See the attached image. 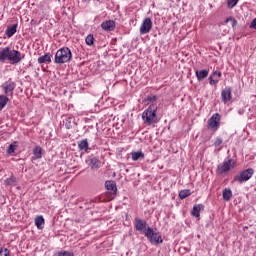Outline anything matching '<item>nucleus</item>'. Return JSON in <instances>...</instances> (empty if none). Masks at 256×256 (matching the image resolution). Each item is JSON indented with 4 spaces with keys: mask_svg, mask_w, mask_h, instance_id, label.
<instances>
[{
    "mask_svg": "<svg viewBox=\"0 0 256 256\" xmlns=\"http://www.w3.org/2000/svg\"><path fill=\"white\" fill-rule=\"evenodd\" d=\"M25 59V54L11 49V47H4L0 49V61H9L12 65H17Z\"/></svg>",
    "mask_w": 256,
    "mask_h": 256,
    "instance_id": "obj_1",
    "label": "nucleus"
},
{
    "mask_svg": "<svg viewBox=\"0 0 256 256\" xmlns=\"http://www.w3.org/2000/svg\"><path fill=\"white\" fill-rule=\"evenodd\" d=\"M142 121L144 125H155L159 123V117L157 116V104H151L142 113Z\"/></svg>",
    "mask_w": 256,
    "mask_h": 256,
    "instance_id": "obj_2",
    "label": "nucleus"
},
{
    "mask_svg": "<svg viewBox=\"0 0 256 256\" xmlns=\"http://www.w3.org/2000/svg\"><path fill=\"white\" fill-rule=\"evenodd\" d=\"M145 237H147L148 241L152 245H159L163 243V238L161 236V232L157 231V229H153L151 227L147 228V231L145 232Z\"/></svg>",
    "mask_w": 256,
    "mask_h": 256,
    "instance_id": "obj_3",
    "label": "nucleus"
},
{
    "mask_svg": "<svg viewBox=\"0 0 256 256\" xmlns=\"http://www.w3.org/2000/svg\"><path fill=\"white\" fill-rule=\"evenodd\" d=\"M71 57L73 55L68 47L61 48L55 54V63H69Z\"/></svg>",
    "mask_w": 256,
    "mask_h": 256,
    "instance_id": "obj_4",
    "label": "nucleus"
},
{
    "mask_svg": "<svg viewBox=\"0 0 256 256\" xmlns=\"http://www.w3.org/2000/svg\"><path fill=\"white\" fill-rule=\"evenodd\" d=\"M208 129L211 131H217L221 126V114L215 113L213 114L210 119H208Z\"/></svg>",
    "mask_w": 256,
    "mask_h": 256,
    "instance_id": "obj_5",
    "label": "nucleus"
},
{
    "mask_svg": "<svg viewBox=\"0 0 256 256\" xmlns=\"http://www.w3.org/2000/svg\"><path fill=\"white\" fill-rule=\"evenodd\" d=\"M254 174H255V170H253V168H248L240 172L239 175L235 176L234 181H238V183H245V181H249Z\"/></svg>",
    "mask_w": 256,
    "mask_h": 256,
    "instance_id": "obj_6",
    "label": "nucleus"
},
{
    "mask_svg": "<svg viewBox=\"0 0 256 256\" xmlns=\"http://www.w3.org/2000/svg\"><path fill=\"white\" fill-rule=\"evenodd\" d=\"M2 91L4 93V95H6V97H8L9 95L11 97H13V91H15V88L17 87V84L9 79L8 81L4 82L2 85Z\"/></svg>",
    "mask_w": 256,
    "mask_h": 256,
    "instance_id": "obj_7",
    "label": "nucleus"
},
{
    "mask_svg": "<svg viewBox=\"0 0 256 256\" xmlns=\"http://www.w3.org/2000/svg\"><path fill=\"white\" fill-rule=\"evenodd\" d=\"M233 167H235V160L228 159V160H225L222 164L218 165V171L221 175H223V173H227L228 171H231Z\"/></svg>",
    "mask_w": 256,
    "mask_h": 256,
    "instance_id": "obj_8",
    "label": "nucleus"
},
{
    "mask_svg": "<svg viewBox=\"0 0 256 256\" xmlns=\"http://www.w3.org/2000/svg\"><path fill=\"white\" fill-rule=\"evenodd\" d=\"M149 227V224H147V221L136 217L134 219V229L136 231H139L140 233H143L145 235V232L147 231V228Z\"/></svg>",
    "mask_w": 256,
    "mask_h": 256,
    "instance_id": "obj_9",
    "label": "nucleus"
},
{
    "mask_svg": "<svg viewBox=\"0 0 256 256\" xmlns=\"http://www.w3.org/2000/svg\"><path fill=\"white\" fill-rule=\"evenodd\" d=\"M153 28V21L151 18H145L140 26V35H147Z\"/></svg>",
    "mask_w": 256,
    "mask_h": 256,
    "instance_id": "obj_10",
    "label": "nucleus"
},
{
    "mask_svg": "<svg viewBox=\"0 0 256 256\" xmlns=\"http://www.w3.org/2000/svg\"><path fill=\"white\" fill-rule=\"evenodd\" d=\"M86 165H88L92 170L101 169V160L95 156H88L86 158Z\"/></svg>",
    "mask_w": 256,
    "mask_h": 256,
    "instance_id": "obj_11",
    "label": "nucleus"
},
{
    "mask_svg": "<svg viewBox=\"0 0 256 256\" xmlns=\"http://www.w3.org/2000/svg\"><path fill=\"white\" fill-rule=\"evenodd\" d=\"M231 91L230 87H226L221 91L222 103H229V100L232 97Z\"/></svg>",
    "mask_w": 256,
    "mask_h": 256,
    "instance_id": "obj_12",
    "label": "nucleus"
},
{
    "mask_svg": "<svg viewBox=\"0 0 256 256\" xmlns=\"http://www.w3.org/2000/svg\"><path fill=\"white\" fill-rule=\"evenodd\" d=\"M103 31H115V21L106 20L101 24Z\"/></svg>",
    "mask_w": 256,
    "mask_h": 256,
    "instance_id": "obj_13",
    "label": "nucleus"
},
{
    "mask_svg": "<svg viewBox=\"0 0 256 256\" xmlns=\"http://www.w3.org/2000/svg\"><path fill=\"white\" fill-rule=\"evenodd\" d=\"M203 209H205V205L203 204L194 205L191 211L192 217H200L201 211H203Z\"/></svg>",
    "mask_w": 256,
    "mask_h": 256,
    "instance_id": "obj_14",
    "label": "nucleus"
},
{
    "mask_svg": "<svg viewBox=\"0 0 256 256\" xmlns=\"http://www.w3.org/2000/svg\"><path fill=\"white\" fill-rule=\"evenodd\" d=\"M33 157L32 159L35 161L37 159H41L43 157V148H41V146H35L33 148Z\"/></svg>",
    "mask_w": 256,
    "mask_h": 256,
    "instance_id": "obj_15",
    "label": "nucleus"
},
{
    "mask_svg": "<svg viewBox=\"0 0 256 256\" xmlns=\"http://www.w3.org/2000/svg\"><path fill=\"white\" fill-rule=\"evenodd\" d=\"M105 187L108 191H111L112 193H117V183L113 180H107L105 182Z\"/></svg>",
    "mask_w": 256,
    "mask_h": 256,
    "instance_id": "obj_16",
    "label": "nucleus"
},
{
    "mask_svg": "<svg viewBox=\"0 0 256 256\" xmlns=\"http://www.w3.org/2000/svg\"><path fill=\"white\" fill-rule=\"evenodd\" d=\"M78 149L79 151H85V153H89V142L87 139H83L80 142H78Z\"/></svg>",
    "mask_w": 256,
    "mask_h": 256,
    "instance_id": "obj_17",
    "label": "nucleus"
},
{
    "mask_svg": "<svg viewBox=\"0 0 256 256\" xmlns=\"http://www.w3.org/2000/svg\"><path fill=\"white\" fill-rule=\"evenodd\" d=\"M132 161H143L145 154L142 151L131 152Z\"/></svg>",
    "mask_w": 256,
    "mask_h": 256,
    "instance_id": "obj_18",
    "label": "nucleus"
},
{
    "mask_svg": "<svg viewBox=\"0 0 256 256\" xmlns=\"http://www.w3.org/2000/svg\"><path fill=\"white\" fill-rule=\"evenodd\" d=\"M209 75V70L204 69V70H196V77L198 81H203Z\"/></svg>",
    "mask_w": 256,
    "mask_h": 256,
    "instance_id": "obj_19",
    "label": "nucleus"
},
{
    "mask_svg": "<svg viewBox=\"0 0 256 256\" xmlns=\"http://www.w3.org/2000/svg\"><path fill=\"white\" fill-rule=\"evenodd\" d=\"M217 75L218 77H221V72H213V74L209 77V83L210 85H217V83H219V79L217 78Z\"/></svg>",
    "mask_w": 256,
    "mask_h": 256,
    "instance_id": "obj_20",
    "label": "nucleus"
},
{
    "mask_svg": "<svg viewBox=\"0 0 256 256\" xmlns=\"http://www.w3.org/2000/svg\"><path fill=\"white\" fill-rule=\"evenodd\" d=\"M34 223L37 229H43V225H45V218H43V216H36L34 219Z\"/></svg>",
    "mask_w": 256,
    "mask_h": 256,
    "instance_id": "obj_21",
    "label": "nucleus"
},
{
    "mask_svg": "<svg viewBox=\"0 0 256 256\" xmlns=\"http://www.w3.org/2000/svg\"><path fill=\"white\" fill-rule=\"evenodd\" d=\"M222 197L224 201H231V197H233V192L229 188H225L222 193Z\"/></svg>",
    "mask_w": 256,
    "mask_h": 256,
    "instance_id": "obj_22",
    "label": "nucleus"
},
{
    "mask_svg": "<svg viewBox=\"0 0 256 256\" xmlns=\"http://www.w3.org/2000/svg\"><path fill=\"white\" fill-rule=\"evenodd\" d=\"M17 33V24H14L12 26H9L6 29V35L7 37H13Z\"/></svg>",
    "mask_w": 256,
    "mask_h": 256,
    "instance_id": "obj_23",
    "label": "nucleus"
},
{
    "mask_svg": "<svg viewBox=\"0 0 256 256\" xmlns=\"http://www.w3.org/2000/svg\"><path fill=\"white\" fill-rule=\"evenodd\" d=\"M7 103H9V97H7L6 95H0V111H3V109H5Z\"/></svg>",
    "mask_w": 256,
    "mask_h": 256,
    "instance_id": "obj_24",
    "label": "nucleus"
},
{
    "mask_svg": "<svg viewBox=\"0 0 256 256\" xmlns=\"http://www.w3.org/2000/svg\"><path fill=\"white\" fill-rule=\"evenodd\" d=\"M63 123H64L66 129H73V125H75V120L73 119V117H67V118H65Z\"/></svg>",
    "mask_w": 256,
    "mask_h": 256,
    "instance_id": "obj_25",
    "label": "nucleus"
},
{
    "mask_svg": "<svg viewBox=\"0 0 256 256\" xmlns=\"http://www.w3.org/2000/svg\"><path fill=\"white\" fill-rule=\"evenodd\" d=\"M38 63L43 64V63H51V54H45L41 57L38 58Z\"/></svg>",
    "mask_w": 256,
    "mask_h": 256,
    "instance_id": "obj_26",
    "label": "nucleus"
},
{
    "mask_svg": "<svg viewBox=\"0 0 256 256\" xmlns=\"http://www.w3.org/2000/svg\"><path fill=\"white\" fill-rule=\"evenodd\" d=\"M52 256H75V253L67 250H60L54 253Z\"/></svg>",
    "mask_w": 256,
    "mask_h": 256,
    "instance_id": "obj_27",
    "label": "nucleus"
},
{
    "mask_svg": "<svg viewBox=\"0 0 256 256\" xmlns=\"http://www.w3.org/2000/svg\"><path fill=\"white\" fill-rule=\"evenodd\" d=\"M6 185L9 187H15V185H17V178L15 176H10L6 179Z\"/></svg>",
    "mask_w": 256,
    "mask_h": 256,
    "instance_id": "obj_28",
    "label": "nucleus"
},
{
    "mask_svg": "<svg viewBox=\"0 0 256 256\" xmlns=\"http://www.w3.org/2000/svg\"><path fill=\"white\" fill-rule=\"evenodd\" d=\"M190 195H191L190 189H184L179 192L180 199H187V197H190Z\"/></svg>",
    "mask_w": 256,
    "mask_h": 256,
    "instance_id": "obj_29",
    "label": "nucleus"
},
{
    "mask_svg": "<svg viewBox=\"0 0 256 256\" xmlns=\"http://www.w3.org/2000/svg\"><path fill=\"white\" fill-rule=\"evenodd\" d=\"M15 149H17V141H15L14 143H11L6 151V153L8 155H13V153H15Z\"/></svg>",
    "mask_w": 256,
    "mask_h": 256,
    "instance_id": "obj_30",
    "label": "nucleus"
},
{
    "mask_svg": "<svg viewBox=\"0 0 256 256\" xmlns=\"http://www.w3.org/2000/svg\"><path fill=\"white\" fill-rule=\"evenodd\" d=\"M227 23H230L231 27L235 28V25H237V20L233 17H230L225 20L223 25H227Z\"/></svg>",
    "mask_w": 256,
    "mask_h": 256,
    "instance_id": "obj_31",
    "label": "nucleus"
},
{
    "mask_svg": "<svg viewBox=\"0 0 256 256\" xmlns=\"http://www.w3.org/2000/svg\"><path fill=\"white\" fill-rule=\"evenodd\" d=\"M237 3H239V0H227V5L229 9H233V7L237 5Z\"/></svg>",
    "mask_w": 256,
    "mask_h": 256,
    "instance_id": "obj_32",
    "label": "nucleus"
},
{
    "mask_svg": "<svg viewBox=\"0 0 256 256\" xmlns=\"http://www.w3.org/2000/svg\"><path fill=\"white\" fill-rule=\"evenodd\" d=\"M93 43H94L93 35H92V34H89V35L86 37V45H93Z\"/></svg>",
    "mask_w": 256,
    "mask_h": 256,
    "instance_id": "obj_33",
    "label": "nucleus"
},
{
    "mask_svg": "<svg viewBox=\"0 0 256 256\" xmlns=\"http://www.w3.org/2000/svg\"><path fill=\"white\" fill-rule=\"evenodd\" d=\"M9 249L7 248H0V256H9Z\"/></svg>",
    "mask_w": 256,
    "mask_h": 256,
    "instance_id": "obj_34",
    "label": "nucleus"
},
{
    "mask_svg": "<svg viewBox=\"0 0 256 256\" xmlns=\"http://www.w3.org/2000/svg\"><path fill=\"white\" fill-rule=\"evenodd\" d=\"M223 143V139L221 138H216V140L214 141L213 145L214 147H219V145H221Z\"/></svg>",
    "mask_w": 256,
    "mask_h": 256,
    "instance_id": "obj_35",
    "label": "nucleus"
},
{
    "mask_svg": "<svg viewBox=\"0 0 256 256\" xmlns=\"http://www.w3.org/2000/svg\"><path fill=\"white\" fill-rule=\"evenodd\" d=\"M147 101H150L151 103L157 101V96L155 95H149L147 96Z\"/></svg>",
    "mask_w": 256,
    "mask_h": 256,
    "instance_id": "obj_36",
    "label": "nucleus"
},
{
    "mask_svg": "<svg viewBox=\"0 0 256 256\" xmlns=\"http://www.w3.org/2000/svg\"><path fill=\"white\" fill-rule=\"evenodd\" d=\"M252 29H256V18L253 19L252 23L250 24Z\"/></svg>",
    "mask_w": 256,
    "mask_h": 256,
    "instance_id": "obj_37",
    "label": "nucleus"
},
{
    "mask_svg": "<svg viewBox=\"0 0 256 256\" xmlns=\"http://www.w3.org/2000/svg\"><path fill=\"white\" fill-rule=\"evenodd\" d=\"M41 67H42V69H43L44 71H46L47 67H45V66H41Z\"/></svg>",
    "mask_w": 256,
    "mask_h": 256,
    "instance_id": "obj_38",
    "label": "nucleus"
},
{
    "mask_svg": "<svg viewBox=\"0 0 256 256\" xmlns=\"http://www.w3.org/2000/svg\"><path fill=\"white\" fill-rule=\"evenodd\" d=\"M216 79H218V80H219V79H221V77H219V75H216Z\"/></svg>",
    "mask_w": 256,
    "mask_h": 256,
    "instance_id": "obj_39",
    "label": "nucleus"
},
{
    "mask_svg": "<svg viewBox=\"0 0 256 256\" xmlns=\"http://www.w3.org/2000/svg\"><path fill=\"white\" fill-rule=\"evenodd\" d=\"M255 109V107H252V110Z\"/></svg>",
    "mask_w": 256,
    "mask_h": 256,
    "instance_id": "obj_40",
    "label": "nucleus"
}]
</instances>
